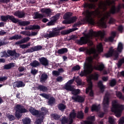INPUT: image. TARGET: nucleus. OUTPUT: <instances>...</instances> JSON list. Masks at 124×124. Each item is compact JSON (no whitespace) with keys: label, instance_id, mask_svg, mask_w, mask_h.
I'll list each match as a JSON object with an SVG mask.
<instances>
[{"label":"nucleus","instance_id":"6","mask_svg":"<svg viewBox=\"0 0 124 124\" xmlns=\"http://www.w3.org/2000/svg\"><path fill=\"white\" fill-rule=\"evenodd\" d=\"M84 70L81 71L79 74L80 77H84V76H87L89 74H91L93 71V65L86 62H84Z\"/></svg>","mask_w":124,"mask_h":124},{"label":"nucleus","instance_id":"11","mask_svg":"<svg viewBox=\"0 0 124 124\" xmlns=\"http://www.w3.org/2000/svg\"><path fill=\"white\" fill-rule=\"evenodd\" d=\"M73 82H74V79H73L69 80L63 86V89L66 90V91H68V92H71L73 88H74V87L72 86Z\"/></svg>","mask_w":124,"mask_h":124},{"label":"nucleus","instance_id":"48","mask_svg":"<svg viewBox=\"0 0 124 124\" xmlns=\"http://www.w3.org/2000/svg\"><path fill=\"white\" fill-rule=\"evenodd\" d=\"M124 63V58H123L122 59H120L117 63V66L118 68H120L123 64Z\"/></svg>","mask_w":124,"mask_h":124},{"label":"nucleus","instance_id":"2","mask_svg":"<svg viewBox=\"0 0 124 124\" xmlns=\"http://www.w3.org/2000/svg\"><path fill=\"white\" fill-rule=\"evenodd\" d=\"M8 20H10L11 22L14 23V24H17L18 23V25L20 27H25V26H29L31 24V22L29 21H20L18 18H15L13 16H10L9 15L6 16H0V20L2 22H4L6 23Z\"/></svg>","mask_w":124,"mask_h":124},{"label":"nucleus","instance_id":"46","mask_svg":"<svg viewBox=\"0 0 124 124\" xmlns=\"http://www.w3.org/2000/svg\"><path fill=\"white\" fill-rule=\"evenodd\" d=\"M7 52L11 57H14V56H15V54L16 53V50L15 49L12 50L8 49Z\"/></svg>","mask_w":124,"mask_h":124},{"label":"nucleus","instance_id":"52","mask_svg":"<svg viewBox=\"0 0 124 124\" xmlns=\"http://www.w3.org/2000/svg\"><path fill=\"white\" fill-rule=\"evenodd\" d=\"M41 111H42V112L40 111V113H44V117H45V115H46L48 112V109H47V108L45 107H42L41 108Z\"/></svg>","mask_w":124,"mask_h":124},{"label":"nucleus","instance_id":"21","mask_svg":"<svg viewBox=\"0 0 124 124\" xmlns=\"http://www.w3.org/2000/svg\"><path fill=\"white\" fill-rule=\"evenodd\" d=\"M39 61L41 64L44 65V66H47V65H49V61H48L47 58L45 57H42L39 58Z\"/></svg>","mask_w":124,"mask_h":124},{"label":"nucleus","instance_id":"50","mask_svg":"<svg viewBox=\"0 0 124 124\" xmlns=\"http://www.w3.org/2000/svg\"><path fill=\"white\" fill-rule=\"evenodd\" d=\"M23 124H31V120L30 118H25L24 119L22 120Z\"/></svg>","mask_w":124,"mask_h":124},{"label":"nucleus","instance_id":"8","mask_svg":"<svg viewBox=\"0 0 124 124\" xmlns=\"http://www.w3.org/2000/svg\"><path fill=\"white\" fill-rule=\"evenodd\" d=\"M40 95L41 96H42V97H44V98H46V99H48V101L47 102V103L48 105H53L55 102H56V99L54 98V97L51 96L50 97V94H47L45 93H42L40 94Z\"/></svg>","mask_w":124,"mask_h":124},{"label":"nucleus","instance_id":"22","mask_svg":"<svg viewBox=\"0 0 124 124\" xmlns=\"http://www.w3.org/2000/svg\"><path fill=\"white\" fill-rule=\"evenodd\" d=\"M14 15L21 19L22 18H25L26 14L23 11H17L15 12Z\"/></svg>","mask_w":124,"mask_h":124},{"label":"nucleus","instance_id":"7","mask_svg":"<svg viewBox=\"0 0 124 124\" xmlns=\"http://www.w3.org/2000/svg\"><path fill=\"white\" fill-rule=\"evenodd\" d=\"M106 2V3L103 1H101L99 3L98 5V7L99 9H101L102 10H103V11H106V10H107V4L108 5H110V4H115V2H116V0H112L111 2L107 0Z\"/></svg>","mask_w":124,"mask_h":124},{"label":"nucleus","instance_id":"23","mask_svg":"<svg viewBox=\"0 0 124 124\" xmlns=\"http://www.w3.org/2000/svg\"><path fill=\"white\" fill-rule=\"evenodd\" d=\"M30 39H31V38H30V37L23 38L20 41L16 42L15 44L16 45H21V44H23L24 43H26V42H28V41H30Z\"/></svg>","mask_w":124,"mask_h":124},{"label":"nucleus","instance_id":"60","mask_svg":"<svg viewBox=\"0 0 124 124\" xmlns=\"http://www.w3.org/2000/svg\"><path fill=\"white\" fill-rule=\"evenodd\" d=\"M86 61L88 62H86L87 63H89V64H91L90 62H93V57H89L88 58L86 59Z\"/></svg>","mask_w":124,"mask_h":124},{"label":"nucleus","instance_id":"24","mask_svg":"<svg viewBox=\"0 0 124 124\" xmlns=\"http://www.w3.org/2000/svg\"><path fill=\"white\" fill-rule=\"evenodd\" d=\"M86 54L87 55H92V54H93V58L94 59H97L98 58V54L95 53L94 50L91 49H87L86 50Z\"/></svg>","mask_w":124,"mask_h":124},{"label":"nucleus","instance_id":"39","mask_svg":"<svg viewBox=\"0 0 124 124\" xmlns=\"http://www.w3.org/2000/svg\"><path fill=\"white\" fill-rule=\"evenodd\" d=\"M67 52H68V49L66 48H62L57 51L58 54L60 55H62V54H65V53H67Z\"/></svg>","mask_w":124,"mask_h":124},{"label":"nucleus","instance_id":"34","mask_svg":"<svg viewBox=\"0 0 124 124\" xmlns=\"http://www.w3.org/2000/svg\"><path fill=\"white\" fill-rule=\"evenodd\" d=\"M105 66L104 64H101L97 66H94V68L95 70H98V71H102L104 69Z\"/></svg>","mask_w":124,"mask_h":124},{"label":"nucleus","instance_id":"38","mask_svg":"<svg viewBox=\"0 0 124 124\" xmlns=\"http://www.w3.org/2000/svg\"><path fill=\"white\" fill-rule=\"evenodd\" d=\"M58 108L60 111H62V112H63L64 109L66 108V106L62 103H60L58 106Z\"/></svg>","mask_w":124,"mask_h":124},{"label":"nucleus","instance_id":"64","mask_svg":"<svg viewBox=\"0 0 124 124\" xmlns=\"http://www.w3.org/2000/svg\"><path fill=\"white\" fill-rule=\"evenodd\" d=\"M124 124V117H122L120 118L119 122V124Z\"/></svg>","mask_w":124,"mask_h":124},{"label":"nucleus","instance_id":"63","mask_svg":"<svg viewBox=\"0 0 124 124\" xmlns=\"http://www.w3.org/2000/svg\"><path fill=\"white\" fill-rule=\"evenodd\" d=\"M8 119L9 121H14L15 120V117L13 115H10L8 116Z\"/></svg>","mask_w":124,"mask_h":124},{"label":"nucleus","instance_id":"32","mask_svg":"<svg viewBox=\"0 0 124 124\" xmlns=\"http://www.w3.org/2000/svg\"><path fill=\"white\" fill-rule=\"evenodd\" d=\"M77 119H79V120H83L84 119V112L83 111H78L77 114Z\"/></svg>","mask_w":124,"mask_h":124},{"label":"nucleus","instance_id":"62","mask_svg":"<svg viewBox=\"0 0 124 124\" xmlns=\"http://www.w3.org/2000/svg\"><path fill=\"white\" fill-rule=\"evenodd\" d=\"M7 77L4 76L3 77H0V82H3L4 81H6L7 80Z\"/></svg>","mask_w":124,"mask_h":124},{"label":"nucleus","instance_id":"13","mask_svg":"<svg viewBox=\"0 0 124 124\" xmlns=\"http://www.w3.org/2000/svg\"><path fill=\"white\" fill-rule=\"evenodd\" d=\"M43 47L40 45H38L34 46V47H31V48H29L27 50L26 52L27 53H33L36 51H39V50H42Z\"/></svg>","mask_w":124,"mask_h":124},{"label":"nucleus","instance_id":"51","mask_svg":"<svg viewBox=\"0 0 124 124\" xmlns=\"http://www.w3.org/2000/svg\"><path fill=\"white\" fill-rule=\"evenodd\" d=\"M116 84H117V80H116L115 79L113 78L110 80V82H109V85L110 87H114L116 86Z\"/></svg>","mask_w":124,"mask_h":124},{"label":"nucleus","instance_id":"29","mask_svg":"<svg viewBox=\"0 0 124 124\" xmlns=\"http://www.w3.org/2000/svg\"><path fill=\"white\" fill-rule=\"evenodd\" d=\"M72 15H73V13L70 12H67L63 16V19L64 20H68L72 17Z\"/></svg>","mask_w":124,"mask_h":124},{"label":"nucleus","instance_id":"37","mask_svg":"<svg viewBox=\"0 0 124 124\" xmlns=\"http://www.w3.org/2000/svg\"><path fill=\"white\" fill-rule=\"evenodd\" d=\"M41 11L42 13H45L47 15H49L51 14V9L50 8H42Z\"/></svg>","mask_w":124,"mask_h":124},{"label":"nucleus","instance_id":"53","mask_svg":"<svg viewBox=\"0 0 124 124\" xmlns=\"http://www.w3.org/2000/svg\"><path fill=\"white\" fill-rule=\"evenodd\" d=\"M105 42H113L114 41V38L110 36L108 38H105L104 39Z\"/></svg>","mask_w":124,"mask_h":124},{"label":"nucleus","instance_id":"57","mask_svg":"<svg viewBox=\"0 0 124 124\" xmlns=\"http://www.w3.org/2000/svg\"><path fill=\"white\" fill-rule=\"evenodd\" d=\"M29 46H31V43L20 45V47L22 49H25V48H27V47H29Z\"/></svg>","mask_w":124,"mask_h":124},{"label":"nucleus","instance_id":"4","mask_svg":"<svg viewBox=\"0 0 124 124\" xmlns=\"http://www.w3.org/2000/svg\"><path fill=\"white\" fill-rule=\"evenodd\" d=\"M63 27H57L53 28L52 31L49 32V34L46 33L44 34L43 37H44V38H46V39L52 38V37H57V36H59V35H60V33H61L60 31L63 30Z\"/></svg>","mask_w":124,"mask_h":124},{"label":"nucleus","instance_id":"28","mask_svg":"<svg viewBox=\"0 0 124 124\" xmlns=\"http://www.w3.org/2000/svg\"><path fill=\"white\" fill-rule=\"evenodd\" d=\"M37 89L39 90L40 92H43V93H45L48 91V88L47 87L42 85H40L38 86Z\"/></svg>","mask_w":124,"mask_h":124},{"label":"nucleus","instance_id":"9","mask_svg":"<svg viewBox=\"0 0 124 124\" xmlns=\"http://www.w3.org/2000/svg\"><path fill=\"white\" fill-rule=\"evenodd\" d=\"M110 94L106 93L103 101V106L104 108H108L109 107V103H110Z\"/></svg>","mask_w":124,"mask_h":124},{"label":"nucleus","instance_id":"59","mask_svg":"<svg viewBox=\"0 0 124 124\" xmlns=\"http://www.w3.org/2000/svg\"><path fill=\"white\" fill-rule=\"evenodd\" d=\"M94 116H89L87 118V120L88 121H91V122H94Z\"/></svg>","mask_w":124,"mask_h":124},{"label":"nucleus","instance_id":"56","mask_svg":"<svg viewBox=\"0 0 124 124\" xmlns=\"http://www.w3.org/2000/svg\"><path fill=\"white\" fill-rule=\"evenodd\" d=\"M52 117L53 119H54V120H59V119L61 118V115H58L57 113H54L52 114Z\"/></svg>","mask_w":124,"mask_h":124},{"label":"nucleus","instance_id":"42","mask_svg":"<svg viewBox=\"0 0 124 124\" xmlns=\"http://www.w3.org/2000/svg\"><path fill=\"white\" fill-rule=\"evenodd\" d=\"M60 16H61V14H57L55 16L52 17L51 20L55 23L60 19Z\"/></svg>","mask_w":124,"mask_h":124},{"label":"nucleus","instance_id":"25","mask_svg":"<svg viewBox=\"0 0 124 124\" xmlns=\"http://www.w3.org/2000/svg\"><path fill=\"white\" fill-rule=\"evenodd\" d=\"M40 26L39 25H30L25 28V31H31L33 30H39Z\"/></svg>","mask_w":124,"mask_h":124},{"label":"nucleus","instance_id":"20","mask_svg":"<svg viewBox=\"0 0 124 124\" xmlns=\"http://www.w3.org/2000/svg\"><path fill=\"white\" fill-rule=\"evenodd\" d=\"M44 113L43 112H40V114L39 115V116H38V119H37L36 120V124H41L42 123H43V121L45 119V117H44Z\"/></svg>","mask_w":124,"mask_h":124},{"label":"nucleus","instance_id":"14","mask_svg":"<svg viewBox=\"0 0 124 124\" xmlns=\"http://www.w3.org/2000/svg\"><path fill=\"white\" fill-rule=\"evenodd\" d=\"M90 33L92 35H93V34H95V36L97 37H100L101 38H104V36H105V32L101 31H99L95 33L93 31V30H90Z\"/></svg>","mask_w":124,"mask_h":124},{"label":"nucleus","instance_id":"10","mask_svg":"<svg viewBox=\"0 0 124 124\" xmlns=\"http://www.w3.org/2000/svg\"><path fill=\"white\" fill-rule=\"evenodd\" d=\"M99 75L98 74H94V75H91L88 78L87 82L90 87H93V81L92 80H94V81H97Z\"/></svg>","mask_w":124,"mask_h":124},{"label":"nucleus","instance_id":"58","mask_svg":"<svg viewBox=\"0 0 124 124\" xmlns=\"http://www.w3.org/2000/svg\"><path fill=\"white\" fill-rule=\"evenodd\" d=\"M99 52H103V46H102V44H100L97 46Z\"/></svg>","mask_w":124,"mask_h":124},{"label":"nucleus","instance_id":"19","mask_svg":"<svg viewBox=\"0 0 124 124\" xmlns=\"http://www.w3.org/2000/svg\"><path fill=\"white\" fill-rule=\"evenodd\" d=\"M29 111L33 116H37V117H39V115H40V112H39L40 111L35 109V108H32V107H31L29 108Z\"/></svg>","mask_w":124,"mask_h":124},{"label":"nucleus","instance_id":"45","mask_svg":"<svg viewBox=\"0 0 124 124\" xmlns=\"http://www.w3.org/2000/svg\"><path fill=\"white\" fill-rule=\"evenodd\" d=\"M119 52L117 51L116 50L114 51V49H113V56L112 57H114V61H117V60L119 59Z\"/></svg>","mask_w":124,"mask_h":124},{"label":"nucleus","instance_id":"55","mask_svg":"<svg viewBox=\"0 0 124 124\" xmlns=\"http://www.w3.org/2000/svg\"><path fill=\"white\" fill-rule=\"evenodd\" d=\"M123 50V44L122 43H119L118 46L117 51L121 53Z\"/></svg>","mask_w":124,"mask_h":124},{"label":"nucleus","instance_id":"33","mask_svg":"<svg viewBox=\"0 0 124 124\" xmlns=\"http://www.w3.org/2000/svg\"><path fill=\"white\" fill-rule=\"evenodd\" d=\"M12 67H14V63H10L7 64H5L3 66V69L6 70H8V69H11Z\"/></svg>","mask_w":124,"mask_h":124},{"label":"nucleus","instance_id":"47","mask_svg":"<svg viewBox=\"0 0 124 124\" xmlns=\"http://www.w3.org/2000/svg\"><path fill=\"white\" fill-rule=\"evenodd\" d=\"M116 95L119 99H122V100L124 101V96H123V93L121 92H116Z\"/></svg>","mask_w":124,"mask_h":124},{"label":"nucleus","instance_id":"31","mask_svg":"<svg viewBox=\"0 0 124 124\" xmlns=\"http://www.w3.org/2000/svg\"><path fill=\"white\" fill-rule=\"evenodd\" d=\"M98 86L99 87L101 93H104V89H105V87L103 85V83L102 81L100 80L98 82Z\"/></svg>","mask_w":124,"mask_h":124},{"label":"nucleus","instance_id":"15","mask_svg":"<svg viewBox=\"0 0 124 124\" xmlns=\"http://www.w3.org/2000/svg\"><path fill=\"white\" fill-rule=\"evenodd\" d=\"M76 42L78 45H84L89 42V39L88 38L83 36L80 37L79 40H77Z\"/></svg>","mask_w":124,"mask_h":124},{"label":"nucleus","instance_id":"30","mask_svg":"<svg viewBox=\"0 0 124 124\" xmlns=\"http://www.w3.org/2000/svg\"><path fill=\"white\" fill-rule=\"evenodd\" d=\"M23 37L22 35L19 34H16L11 37L9 38V40H18V39H22Z\"/></svg>","mask_w":124,"mask_h":124},{"label":"nucleus","instance_id":"17","mask_svg":"<svg viewBox=\"0 0 124 124\" xmlns=\"http://www.w3.org/2000/svg\"><path fill=\"white\" fill-rule=\"evenodd\" d=\"M72 99L75 100L76 102H79V103H83L85 101V97L80 95L72 96Z\"/></svg>","mask_w":124,"mask_h":124},{"label":"nucleus","instance_id":"41","mask_svg":"<svg viewBox=\"0 0 124 124\" xmlns=\"http://www.w3.org/2000/svg\"><path fill=\"white\" fill-rule=\"evenodd\" d=\"M16 88H23L25 87V84H24V82L22 81H18L16 82Z\"/></svg>","mask_w":124,"mask_h":124},{"label":"nucleus","instance_id":"35","mask_svg":"<svg viewBox=\"0 0 124 124\" xmlns=\"http://www.w3.org/2000/svg\"><path fill=\"white\" fill-rule=\"evenodd\" d=\"M100 106V105H98V106L94 104L93 105L91 108L92 112H94V111L98 112V111H99Z\"/></svg>","mask_w":124,"mask_h":124},{"label":"nucleus","instance_id":"5","mask_svg":"<svg viewBox=\"0 0 124 124\" xmlns=\"http://www.w3.org/2000/svg\"><path fill=\"white\" fill-rule=\"evenodd\" d=\"M15 109V116L17 119H21V118H22V116H23L22 114L28 113V112H29V110L25 108L24 106L21 104H17L16 105Z\"/></svg>","mask_w":124,"mask_h":124},{"label":"nucleus","instance_id":"36","mask_svg":"<svg viewBox=\"0 0 124 124\" xmlns=\"http://www.w3.org/2000/svg\"><path fill=\"white\" fill-rule=\"evenodd\" d=\"M30 65L32 66V67H37V66H39L40 65V63H39L38 61L34 60L30 63Z\"/></svg>","mask_w":124,"mask_h":124},{"label":"nucleus","instance_id":"61","mask_svg":"<svg viewBox=\"0 0 124 124\" xmlns=\"http://www.w3.org/2000/svg\"><path fill=\"white\" fill-rule=\"evenodd\" d=\"M63 80V79L62 78V76H59L56 78V81L57 82H62Z\"/></svg>","mask_w":124,"mask_h":124},{"label":"nucleus","instance_id":"40","mask_svg":"<svg viewBox=\"0 0 124 124\" xmlns=\"http://www.w3.org/2000/svg\"><path fill=\"white\" fill-rule=\"evenodd\" d=\"M71 92H72V94H73V95H77H77L80 93V89H75L74 87Z\"/></svg>","mask_w":124,"mask_h":124},{"label":"nucleus","instance_id":"43","mask_svg":"<svg viewBox=\"0 0 124 124\" xmlns=\"http://www.w3.org/2000/svg\"><path fill=\"white\" fill-rule=\"evenodd\" d=\"M60 122H61V124H66L67 123L69 124V120H68L66 116L63 117L60 120Z\"/></svg>","mask_w":124,"mask_h":124},{"label":"nucleus","instance_id":"44","mask_svg":"<svg viewBox=\"0 0 124 124\" xmlns=\"http://www.w3.org/2000/svg\"><path fill=\"white\" fill-rule=\"evenodd\" d=\"M105 57L106 58H111V57H113V49L110 48L109 51L105 54Z\"/></svg>","mask_w":124,"mask_h":124},{"label":"nucleus","instance_id":"16","mask_svg":"<svg viewBox=\"0 0 124 124\" xmlns=\"http://www.w3.org/2000/svg\"><path fill=\"white\" fill-rule=\"evenodd\" d=\"M77 113L75 112V109H73L69 114V124H72L73 123V120L77 118Z\"/></svg>","mask_w":124,"mask_h":124},{"label":"nucleus","instance_id":"54","mask_svg":"<svg viewBox=\"0 0 124 124\" xmlns=\"http://www.w3.org/2000/svg\"><path fill=\"white\" fill-rule=\"evenodd\" d=\"M35 19H40L43 18V15L42 14H39L38 12H36L35 14Z\"/></svg>","mask_w":124,"mask_h":124},{"label":"nucleus","instance_id":"27","mask_svg":"<svg viewBox=\"0 0 124 124\" xmlns=\"http://www.w3.org/2000/svg\"><path fill=\"white\" fill-rule=\"evenodd\" d=\"M78 28H74L71 29H69L68 30L62 31L61 32V34H63V35H65V34H68L70 33V32H72V31H77Z\"/></svg>","mask_w":124,"mask_h":124},{"label":"nucleus","instance_id":"18","mask_svg":"<svg viewBox=\"0 0 124 124\" xmlns=\"http://www.w3.org/2000/svg\"><path fill=\"white\" fill-rule=\"evenodd\" d=\"M84 8H87V9H95L96 6L93 3H90L85 2L83 4Z\"/></svg>","mask_w":124,"mask_h":124},{"label":"nucleus","instance_id":"49","mask_svg":"<svg viewBox=\"0 0 124 124\" xmlns=\"http://www.w3.org/2000/svg\"><path fill=\"white\" fill-rule=\"evenodd\" d=\"M81 69V67L79 65H76V66H74L72 68V71L73 72L74 71H78V70H80Z\"/></svg>","mask_w":124,"mask_h":124},{"label":"nucleus","instance_id":"3","mask_svg":"<svg viewBox=\"0 0 124 124\" xmlns=\"http://www.w3.org/2000/svg\"><path fill=\"white\" fill-rule=\"evenodd\" d=\"M124 109V106L123 105L118 104L116 100L112 102V108H111V112L115 114L117 118H120L122 116V113Z\"/></svg>","mask_w":124,"mask_h":124},{"label":"nucleus","instance_id":"12","mask_svg":"<svg viewBox=\"0 0 124 124\" xmlns=\"http://www.w3.org/2000/svg\"><path fill=\"white\" fill-rule=\"evenodd\" d=\"M77 21V17L76 16H71L68 20H64L62 21L63 24H65L66 25H70V24H73V23H75Z\"/></svg>","mask_w":124,"mask_h":124},{"label":"nucleus","instance_id":"26","mask_svg":"<svg viewBox=\"0 0 124 124\" xmlns=\"http://www.w3.org/2000/svg\"><path fill=\"white\" fill-rule=\"evenodd\" d=\"M48 79V75L46 73H43L41 75V77L40 78V82L41 83H44L46 82L47 79Z\"/></svg>","mask_w":124,"mask_h":124},{"label":"nucleus","instance_id":"1","mask_svg":"<svg viewBox=\"0 0 124 124\" xmlns=\"http://www.w3.org/2000/svg\"><path fill=\"white\" fill-rule=\"evenodd\" d=\"M122 9V5L121 4H118L117 7H116L115 5H113L109 11V13L107 12L104 16L101 17L102 15H101V12L99 11V9L95 10V11H90L89 10H86L82 13V15H84V17L81 19V21H78L76 23L74 24V27H76L81 25H84V24H89L93 26L94 25V18L97 17L98 19H100L99 20V25L102 28L106 29L107 28V25L105 20H108L109 17L111 16V14L114 15L119 13Z\"/></svg>","mask_w":124,"mask_h":124}]
</instances>
